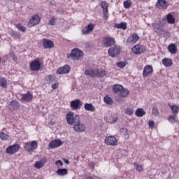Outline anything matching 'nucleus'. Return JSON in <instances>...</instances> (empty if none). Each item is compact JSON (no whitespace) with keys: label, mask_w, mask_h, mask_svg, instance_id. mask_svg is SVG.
I'll list each match as a JSON object with an SVG mask.
<instances>
[{"label":"nucleus","mask_w":179,"mask_h":179,"mask_svg":"<svg viewBox=\"0 0 179 179\" xmlns=\"http://www.w3.org/2000/svg\"><path fill=\"white\" fill-rule=\"evenodd\" d=\"M67 58H71L73 61L80 59V58H83V52L78 48L73 49L70 54H67Z\"/></svg>","instance_id":"4"},{"label":"nucleus","mask_w":179,"mask_h":179,"mask_svg":"<svg viewBox=\"0 0 179 179\" xmlns=\"http://www.w3.org/2000/svg\"><path fill=\"white\" fill-rule=\"evenodd\" d=\"M73 129L76 132H85L86 131V125L80 122L79 115H76V123L73 124Z\"/></svg>","instance_id":"3"},{"label":"nucleus","mask_w":179,"mask_h":179,"mask_svg":"<svg viewBox=\"0 0 179 179\" xmlns=\"http://www.w3.org/2000/svg\"><path fill=\"white\" fill-rule=\"evenodd\" d=\"M29 68L31 71L37 72V71H40V69L41 68V63H40L38 59H35L30 63Z\"/></svg>","instance_id":"12"},{"label":"nucleus","mask_w":179,"mask_h":179,"mask_svg":"<svg viewBox=\"0 0 179 179\" xmlns=\"http://www.w3.org/2000/svg\"><path fill=\"white\" fill-rule=\"evenodd\" d=\"M152 115H155V117H158L160 115V113H159V109L157 107H153L152 109Z\"/></svg>","instance_id":"42"},{"label":"nucleus","mask_w":179,"mask_h":179,"mask_svg":"<svg viewBox=\"0 0 179 179\" xmlns=\"http://www.w3.org/2000/svg\"><path fill=\"white\" fill-rule=\"evenodd\" d=\"M80 106H82V103H80V100L79 99L73 100L70 103V107L72 110H79Z\"/></svg>","instance_id":"16"},{"label":"nucleus","mask_w":179,"mask_h":179,"mask_svg":"<svg viewBox=\"0 0 179 179\" xmlns=\"http://www.w3.org/2000/svg\"><path fill=\"white\" fill-rule=\"evenodd\" d=\"M176 117H177L176 115H170L168 119L169 122H171V124H174V122H176Z\"/></svg>","instance_id":"46"},{"label":"nucleus","mask_w":179,"mask_h":179,"mask_svg":"<svg viewBox=\"0 0 179 179\" xmlns=\"http://www.w3.org/2000/svg\"><path fill=\"white\" fill-rule=\"evenodd\" d=\"M148 127L149 128L152 129V128H154L155 127V121L153 120H150L148 122Z\"/></svg>","instance_id":"50"},{"label":"nucleus","mask_w":179,"mask_h":179,"mask_svg":"<svg viewBox=\"0 0 179 179\" xmlns=\"http://www.w3.org/2000/svg\"><path fill=\"white\" fill-rule=\"evenodd\" d=\"M168 50L171 54H177V46L174 43L168 45Z\"/></svg>","instance_id":"27"},{"label":"nucleus","mask_w":179,"mask_h":179,"mask_svg":"<svg viewBox=\"0 0 179 179\" xmlns=\"http://www.w3.org/2000/svg\"><path fill=\"white\" fill-rule=\"evenodd\" d=\"M43 48L47 49L54 48V42L46 38L43 39Z\"/></svg>","instance_id":"18"},{"label":"nucleus","mask_w":179,"mask_h":179,"mask_svg":"<svg viewBox=\"0 0 179 179\" xmlns=\"http://www.w3.org/2000/svg\"><path fill=\"white\" fill-rule=\"evenodd\" d=\"M101 8H102L103 10H108V3L106 1H103L100 3Z\"/></svg>","instance_id":"38"},{"label":"nucleus","mask_w":179,"mask_h":179,"mask_svg":"<svg viewBox=\"0 0 179 179\" xmlns=\"http://www.w3.org/2000/svg\"><path fill=\"white\" fill-rule=\"evenodd\" d=\"M104 141L107 146H117L118 145V140L114 136H106Z\"/></svg>","instance_id":"8"},{"label":"nucleus","mask_w":179,"mask_h":179,"mask_svg":"<svg viewBox=\"0 0 179 179\" xmlns=\"http://www.w3.org/2000/svg\"><path fill=\"white\" fill-rule=\"evenodd\" d=\"M146 51V47L141 44H136L131 48V52L135 55H141Z\"/></svg>","instance_id":"6"},{"label":"nucleus","mask_w":179,"mask_h":179,"mask_svg":"<svg viewBox=\"0 0 179 179\" xmlns=\"http://www.w3.org/2000/svg\"><path fill=\"white\" fill-rule=\"evenodd\" d=\"M162 64L166 66V68H170L173 65V60L170 58H164L162 61Z\"/></svg>","instance_id":"24"},{"label":"nucleus","mask_w":179,"mask_h":179,"mask_svg":"<svg viewBox=\"0 0 179 179\" xmlns=\"http://www.w3.org/2000/svg\"><path fill=\"white\" fill-rule=\"evenodd\" d=\"M125 114L127 115H134V108H127L125 110Z\"/></svg>","instance_id":"44"},{"label":"nucleus","mask_w":179,"mask_h":179,"mask_svg":"<svg viewBox=\"0 0 179 179\" xmlns=\"http://www.w3.org/2000/svg\"><path fill=\"white\" fill-rule=\"evenodd\" d=\"M169 106L170 107L172 113L174 114V115H177L179 113V107L177 105H170L169 103Z\"/></svg>","instance_id":"29"},{"label":"nucleus","mask_w":179,"mask_h":179,"mask_svg":"<svg viewBox=\"0 0 179 179\" xmlns=\"http://www.w3.org/2000/svg\"><path fill=\"white\" fill-rule=\"evenodd\" d=\"M57 176H66V174H68V169H58L56 171Z\"/></svg>","instance_id":"32"},{"label":"nucleus","mask_w":179,"mask_h":179,"mask_svg":"<svg viewBox=\"0 0 179 179\" xmlns=\"http://www.w3.org/2000/svg\"><path fill=\"white\" fill-rule=\"evenodd\" d=\"M103 101L106 103V104H108V106L113 105V99L110 97L108 95H106L103 98Z\"/></svg>","instance_id":"36"},{"label":"nucleus","mask_w":179,"mask_h":179,"mask_svg":"<svg viewBox=\"0 0 179 179\" xmlns=\"http://www.w3.org/2000/svg\"><path fill=\"white\" fill-rule=\"evenodd\" d=\"M117 101H120V99H117Z\"/></svg>","instance_id":"57"},{"label":"nucleus","mask_w":179,"mask_h":179,"mask_svg":"<svg viewBox=\"0 0 179 179\" xmlns=\"http://www.w3.org/2000/svg\"><path fill=\"white\" fill-rule=\"evenodd\" d=\"M22 99L24 101H31L33 100V94H31L30 92H27V94H22Z\"/></svg>","instance_id":"25"},{"label":"nucleus","mask_w":179,"mask_h":179,"mask_svg":"<svg viewBox=\"0 0 179 179\" xmlns=\"http://www.w3.org/2000/svg\"><path fill=\"white\" fill-rule=\"evenodd\" d=\"M47 162V158H43L40 161H38L34 164V168L40 169L41 167H44L45 166V163Z\"/></svg>","instance_id":"22"},{"label":"nucleus","mask_w":179,"mask_h":179,"mask_svg":"<svg viewBox=\"0 0 179 179\" xmlns=\"http://www.w3.org/2000/svg\"><path fill=\"white\" fill-rule=\"evenodd\" d=\"M8 135H6V134L3 132H0V138L1 139V141H6L8 139Z\"/></svg>","instance_id":"43"},{"label":"nucleus","mask_w":179,"mask_h":179,"mask_svg":"<svg viewBox=\"0 0 179 179\" xmlns=\"http://www.w3.org/2000/svg\"><path fill=\"white\" fill-rule=\"evenodd\" d=\"M69 72H71V66H69V65H64L57 69L56 73H57V75H65Z\"/></svg>","instance_id":"14"},{"label":"nucleus","mask_w":179,"mask_h":179,"mask_svg":"<svg viewBox=\"0 0 179 179\" xmlns=\"http://www.w3.org/2000/svg\"><path fill=\"white\" fill-rule=\"evenodd\" d=\"M146 115V112H145V110H143V108H137L136 112H135V115L136 117H143V115Z\"/></svg>","instance_id":"30"},{"label":"nucleus","mask_w":179,"mask_h":179,"mask_svg":"<svg viewBox=\"0 0 179 179\" xmlns=\"http://www.w3.org/2000/svg\"><path fill=\"white\" fill-rule=\"evenodd\" d=\"M113 92L117 94L118 97H128L129 96V90L124 88V86L120 84H115L113 86Z\"/></svg>","instance_id":"1"},{"label":"nucleus","mask_w":179,"mask_h":179,"mask_svg":"<svg viewBox=\"0 0 179 179\" xmlns=\"http://www.w3.org/2000/svg\"><path fill=\"white\" fill-rule=\"evenodd\" d=\"M20 107V103L16 100H13L9 103V109L10 110H19Z\"/></svg>","instance_id":"21"},{"label":"nucleus","mask_w":179,"mask_h":179,"mask_svg":"<svg viewBox=\"0 0 179 179\" xmlns=\"http://www.w3.org/2000/svg\"><path fill=\"white\" fill-rule=\"evenodd\" d=\"M133 165L134 166V167H136V170L138 173H142V171H143L144 170L143 165L139 164V163H137V162H134Z\"/></svg>","instance_id":"34"},{"label":"nucleus","mask_w":179,"mask_h":179,"mask_svg":"<svg viewBox=\"0 0 179 179\" xmlns=\"http://www.w3.org/2000/svg\"><path fill=\"white\" fill-rule=\"evenodd\" d=\"M48 24L50 26H54L55 24V17H52L48 22Z\"/></svg>","instance_id":"49"},{"label":"nucleus","mask_w":179,"mask_h":179,"mask_svg":"<svg viewBox=\"0 0 179 179\" xmlns=\"http://www.w3.org/2000/svg\"><path fill=\"white\" fill-rule=\"evenodd\" d=\"M137 41H139V36H138L137 34L134 33L131 35V40L130 41V43H133L134 44H135V43H136Z\"/></svg>","instance_id":"37"},{"label":"nucleus","mask_w":179,"mask_h":179,"mask_svg":"<svg viewBox=\"0 0 179 179\" xmlns=\"http://www.w3.org/2000/svg\"><path fill=\"white\" fill-rule=\"evenodd\" d=\"M166 20L169 24H174L176 23V18L170 13L166 15Z\"/></svg>","instance_id":"28"},{"label":"nucleus","mask_w":179,"mask_h":179,"mask_svg":"<svg viewBox=\"0 0 179 179\" xmlns=\"http://www.w3.org/2000/svg\"><path fill=\"white\" fill-rule=\"evenodd\" d=\"M18 150H20V145L15 143L13 145L8 146L6 148V153L8 155H15V153H17Z\"/></svg>","instance_id":"11"},{"label":"nucleus","mask_w":179,"mask_h":179,"mask_svg":"<svg viewBox=\"0 0 179 179\" xmlns=\"http://www.w3.org/2000/svg\"><path fill=\"white\" fill-rule=\"evenodd\" d=\"M84 75L90 76V78H96V71L93 69H88L85 71Z\"/></svg>","instance_id":"26"},{"label":"nucleus","mask_w":179,"mask_h":179,"mask_svg":"<svg viewBox=\"0 0 179 179\" xmlns=\"http://www.w3.org/2000/svg\"><path fill=\"white\" fill-rule=\"evenodd\" d=\"M153 75V67L152 65H146L143 71V78H148Z\"/></svg>","instance_id":"13"},{"label":"nucleus","mask_w":179,"mask_h":179,"mask_svg":"<svg viewBox=\"0 0 179 179\" xmlns=\"http://www.w3.org/2000/svg\"><path fill=\"white\" fill-rule=\"evenodd\" d=\"M37 148H38V143L36 141L24 143V149H25L27 152H33V150H36Z\"/></svg>","instance_id":"7"},{"label":"nucleus","mask_w":179,"mask_h":179,"mask_svg":"<svg viewBox=\"0 0 179 179\" xmlns=\"http://www.w3.org/2000/svg\"><path fill=\"white\" fill-rule=\"evenodd\" d=\"M0 62H1V57H0Z\"/></svg>","instance_id":"59"},{"label":"nucleus","mask_w":179,"mask_h":179,"mask_svg":"<svg viewBox=\"0 0 179 179\" xmlns=\"http://www.w3.org/2000/svg\"><path fill=\"white\" fill-rule=\"evenodd\" d=\"M106 75H107V72L103 69L95 71V78H104Z\"/></svg>","instance_id":"23"},{"label":"nucleus","mask_w":179,"mask_h":179,"mask_svg":"<svg viewBox=\"0 0 179 179\" xmlns=\"http://www.w3.org/2000/svg\"><path fill=\"white\" fill-rule=\"evenodd\" d=\"M66 120L69 125H73L76 122V116L72 111H69L66 115Z\"/></svg>","instance_id":"10"},{"label":"nucleus","mask_w":179,"mask_h":179,"mask_svg":"<svg viewBox=\"0 0 179 179\" xmlns=\"http://www.w3.org/2000/svg\"><path fill=\"white\" fill-rule=\"evenodd\" d=\"M15 27L20 31H23L24 33L26 31V27H24L22 24L18 23L15 25Z\"/></svg>","instance_id":"40"},{"label":"nucleus","mask_w":179,"mask_h":179,"mask_svg":"<svg viewBox=\"0 0 179 179\" xmlns=\"http://www.w3.org/2000/svg\"><path fill=\"white\" fill-rule=\"evenodd\" d=\"M140 1H145V0H140Z\"/></svg>","instance_id":"58"},{"label":"nucleus","mask_w":179,"mask_h":179,"mask_svg":"<svg viewBox=\"0 0 179 179\" xmlns=\"http://www.w3.org/2000/svg\"><path fill=\"white\" fill-rule=\"evenodd\" d=\"M13 59H14V61H16V57H13Z\"/></svg>","instance_id":"56"},{"label":"nucleus","mask_w":179,"mask_h":179,"mask_svg":"<svg viewBox=\"0 0 179 179\" xmlns=\"http://www.w3.org/2000/svg\"><path fill=\"white\" fill-rule=\"evenodd\" d=\"M62 145V141L59 139H56L55 141H51L49 143V148L50 149H54L55 148H59Z\"/></svg>","instance_id":"19"},{"label":"nucleus","mask_w":179,"mask_h":179,"mask_svg":"<svg viewBox=\"0 0 179 179\" xmlns=\"http://www.w3.org/2000/svg\"><path fill=\"white\" fill-rule=\"evenodd\" d=\"M168 7L169 3H167L166 0H157V8H158V9H167Z\"/></svg>","instance_id":"17"},{"label":"nucleus","mask_w":179,"mask_h":179,"mask_svg":"<svg viewBox=\"0 0 179 179\" xmlns=\"http://www.w3.org/2000/svg\"><path fill=\"white\" fill-rule=\"evenodd\" d=\"M84 108L85 110H86V111H95L96 108L94 106H93V104L92 103H85L84 106Z\"/></svg>","instance_id":"31"},{"label":"nucleus","mask_w":179,"mask_h":179,"mask_svg":"<svg viewBox=\"0 0 179 179\" xmlns=\"http://www.w3.org/2000/svg\"><path fill=\"white\" fill-rule=\"evenodd\" d=\"M93 30H94V24L90 23L87 27L82 29V33L83 34H89V33L93 31Z\"/></svg>","instance_id":"20"},{"label":"nucleus","mask_w":179,"mask_h":179,"mask_svg":"<svg viewBox=\"0 0 179 179\" xmlns=\"http://www.w3.org/2000/svg\"><path fill=\"white\" fill-rule=\"evenodd\" d=\"M41 22V17L39 15H34L31 17V19H29L28 22V26L29 27H33L34 26H36V24H40V22Z\"/></svg>","instance_id":"9"},{"label":"nucleus","mask_w":179,"mask_h":179,"mask_svg":"<svg viewBox=\"0 0 179 179\" xmlns=\"http://www.w3.org/2000/svg\"><path fill=\"white\" fill-rule=\"evenodd\" d=\"M166 23L167 22L166 21V18H162V20H159L158 22L152 24L153 30L155 33H156L157 36H162V34L164 31L163 28Z\"/></svg>","instance_id":"2"},{"label":"nucleus","mask_w":179,"mask_h":179,"mask_svg":"<svg viewBox=\"0 0 179 179\" xmlns=\"http://www.w3.org/2000/svg\"><path fill=\"white\" fill-rule=\"evenodd\" d=\"M127 22H120V24H115V27L116 29H121V30H127Z\"/></svg>","instance_id":"33"},{"label":"nucleus","mask_w":179,"mask_h":179,"mask_svg":"<svg viewBox=\"0 0 179 179\" xmlns=\"http://www.w3.org/2000/svg\"><path fill=\"white\" fill-rule=\"evenodd\" d=\"M103 18L105 20H108L109 15H108V10H103Z\"/></svg>","instance_id":"48"},{"label":"nucleus","mask_w":179,"mask_h":179,"mask_svg":"<svg viewBox=\"0 0 179 179\" xmlns=\"http://www.w3.org/2000/svg\"><path fill=\"white\" fill-rule=\"evenodd\" d=\"M64 162L66 163V164H69V161L68 159H64Z\"/></svg>","instance_id":"54"},{"label":"nucleus","mask_w":179,"mask_h":179,"mask_svg":"<svg viewBox=\"0 0 179 179\" xmlns=\"http://www.w3.org/2000/svg\"><path fill=\"white\" fill-rule=\"evenodd\" d=\"M59 86V83H55L54 85H52V89L55 90L58 89Z\"/></svg>","instance_id":"51"},{"label":"nucleus","mask_w":179,"mask_h":179,"mask_svg":"<svg viewBox=\"0 0 179 179\" xmlns=\"http://www.w3.org/2000/svg\"><path fill=\"white\" fill-rule=\"evenodd\" d=\"M103 43L105 47H111V45H114V44H115V39L112 37H105L103 39Z\"/></svg>","instance_id":"15"},{"label":"nucleus","mask_w":179,"mask_h":179,"mask_svg":"<svg viewBox=\"0 0 179 179\" xmlns=\"http://www.w3.org/2000/svg\"><path fill=\"white\" fill-rule=\"evenodd\" d=\"M87 179H94V178H93V177H92V176H88V177H87Z\"/></svg>","instance_id":"55"},{"label":"nucleus","mask_w":179,"mask_h":179,"mask_svg":"<svg viewBox=\"0 0 179 179\" xmlns=\"http://www.w3.org/2000/svg\"><path fill=\"white\" fill-rule=\"evenodd\" d=\"M55 164H57V166H58V164H59L60 166H64V163L61 160L56 161Z\"/></svg>","instance_id":"52"},{"label":"nucleus","mask_w":179,"mask_h":179,"mask_svg":"<svg viewBox=\"0 0 179 179\" xmlns=\"http://www.w3.org/2000/svg\"><path fill=\"white\" fill-rule=\"evenodd\" d=\"M124 131H126V132L128 131L127 129H124V128H121L120 129V132H124Z\"/></svg>","instance_id":"53"},{"label":"nucleus","mask_w":179,"mask_h":179,"mask_svg":"<svg viewBox=\"0 0 179 179\" xmlns=\"http://www.w3.org/2000/svg\"><path fill=\"white\" fill-rule=\"evenodd\" d=\"M110 120H112V122H117L118 121V116L115 114L111 115Z\"/></svg>","instance_id":"47"},{"label":"nucleus","mask_w":179,"mask_h":179,"mask_svg":"<svg viewBox=\"0 0 179 179\" xmlns=\"http://www.w3.org/2000/svg\"><path fill=\"white\" fill-rule=\"evenodd\" d=\"M45 80L46 82H50L52 83V82H54V76H52V75H49V76H47L45 78Z\"/></svg>","instance_id":"45"},{"label":"nucleus","mask_w":179,"mask_h":179,"mask_svg":"<svg viewBox=\"0 0 179 179\" xmlns=\"http://www.w3.org/2000/svg\"><path fill=\"white\" fill-rule=\"evenodd\" d=\"M0 86L3 89H6V87H8V82H6V79L3 77L0 78Z\"/></svg>","instance_id":"35"},{"label":"nucleus","mask_w":179,"mask_h":179,"mask_svg":"<svg viewBox=\"0 0 179 179\" xmlns=\"http://www.w3.org/2000/svg\"><path fill=\"white\" fill-rule=\"evenodd\" d=\"M121 46L118 45H114L113 47H111L108 49V53L110 57L112 58H115V57H118L120 54H121Z\"/></svg>","instance_id":"5"},{"label":"nucleus","mask_w":179,"mask_h":179,"mask_svg":"<svg viewBox=\"0 0 179 179\" xmlns=\"http://www.w3.org/2000/svg\"><path fill=\"white\" fill-rule=\"evenodd\" d=\"M118 68H120V69H122L123 68H125L127 66V62H119L116 64Z\"/></svg>","instance_id":"41"},{"label":"nucleus","mask_w":179,"mask_h":179,"mask_svg":"<svg viewBox=\"0 0 179 179\" xmlns=\"http://www.w3.org/2000/svg\"><path fill=\"white\" fill-rule=\"evenodd\" d=\"M123 5H124V8H125V9H129V8H131V6H132V1L131 0H127V1H124Z\"/></svg>","instance_id":"39"}]
</instances>
